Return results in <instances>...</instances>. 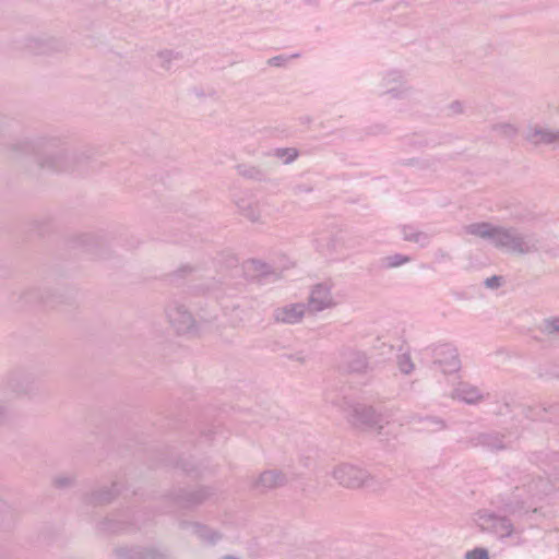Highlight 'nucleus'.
Here are the masks:
<instances>
[{
  "instance_id": "f257e3e1",
  "label": "nucleus",
  "mask_w": 559,
  "mask_h": 559,
  "mask_svg": "<svg viewBox=\"0 0 559 559\" xmlns=\"http://www.w3.org/2000/svg\"><path fill=\"white\" fill-rule=\"evenodd\" d=\"M302 317V311L299 309V307H293L290 309H283L277 314V320L285 322V323H296L300 320Z\"/></svg>"
},
{
  "instance_id": "f03ea898",
  "label": "nucleus",
  "mask_w": 559,
  "mask_h": 559,
  "mask_svg": "<svg viewBox=\"0 0 559 559\" xmlns=\"http://www.w3.org/2000/svg\"><path fill=\"white\" fill-rule=\"evenodd\" d=\"M466 559H488V554L485 549H474L467 552Z\"/></svg>"
},
{
  "instance_id": "7ed1b4c3",
  "label": "nucleus",
  "mask_w": 559,
  "mask_h": 559,
  "mask_svg": "<svg viewBox=\"0 0 559 559\" xmlns=\"http://www.w3.org/2000/svg\"><path fill=\"white\" fill-rule=\"evenodd\" d=\"M546 329L549 332L559 331V319H554L552 321H549L546 325Z\"/></svg>"
},
{
  "instance_id": "20e7f679",
  "label": "nucleus",
  "mask_w": 559,
  "mask_h": 559,
  "mask_svg": "<svg viewBox=\"0 0 559 559\" xmlns=\"http://www.w3.org/2000/svg\"><path fill=\"white\" fill-rule=\"evenodd\" d=\"M486 283H487L488 287L493 288V287L499 285V278L498 277H491V278L487 280Z\"/></svg>"
},
{
  "instance_id": "39448f33",
  "label": "nucleus",
  "mask_w": 559,
  "mask_h": 559,
  "mask_svg": "<svg viewBox=\"0 0 559 559\" xmlns=\"http://www.w3.org/2000/svg\"><path fill=\"white\" fill-rule=\"evenodd\" d=\"M485 228V226H478L475 228L474 233L477 234V235H480V236H485L487 235V230H483Z\"/></svg>"
},
{
  "instance_id": "423d86ee",
  "label": "nucleus",
  "mask_w": 559,
  "mask_h": 559,
  "mask_svg": "<svg viewBox=\"0 0 559 559\" xmlns=\"http://www.w3.org/2000/svg\"><path fill=\"white\" fill-rule=\"evenodd\" d=\"M286 153L288 154L287 160H293L297 155L295 150H287Z\"/></svg>"
},
{
  "instance_id": "0eeeda50",
  "label": "nucleus",
  "mask_w": 559,
  "mask_h": 559,
  "mask_svg": "<svg viewBox=\"0 0 559 559\" xmlns=\"http://www.w3.org/2000/svg\"><path fill=\"white\" fill-rule=\"evenodd\" d=\"M311 305H312V308H313V309H321V307H317V306H314V299H312Z\"/></svg>"
}]
</instances>
